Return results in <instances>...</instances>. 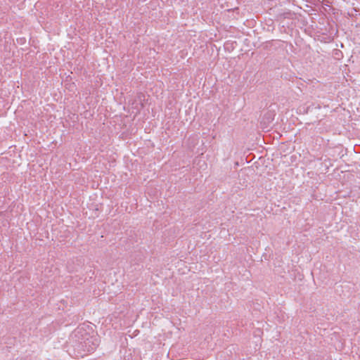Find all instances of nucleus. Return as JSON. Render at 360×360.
Instances as JSON below:
<instances>
[{"instance_id":"f257e3e1","label":"nucleus","mask_w":360,"mask_h":360,"mask_svg":"<svg viewBox=\"0 0 360 360\" xmlns=\"http://www.w3.org/2000/svg\"><path fill=\"white\" fill-rule=\"evenodd\" d=\"M74 338L75 342L73 347L77 357H83L93 352L99 345L98 335L94 332L91 334L86 332L84 326L78 327L75 330Z\"/></svg>"}]
</instances>
